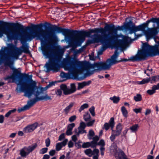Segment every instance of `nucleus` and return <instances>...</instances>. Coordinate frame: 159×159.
I'll list each match as a JSON object with an SVG mask.
<instances>
[{
	"label": "nucleus",
	"mask_w": 159,
	"mask_h": 159,
	"mask_svg": "<svg viewBox=\"0 0 159 159\" xmlns=\"http://www.w3.org/2000/svg\"><path fill=\"white\" fill-rule=\"evenodd\" d=\"M123 29V26H118L115 28L113 25H107L104 29L101 28L99 31L102 34H106L105 36L101 37L97 34H95L92 36L93 39L88 40L87 43H100L106 48L113 43L116 47L125 48L129 43L131 42L132 39L128 37L117 34L118 30Z\"/></svg>",
	"instance_id": "nucleus-1"
},
{
	"label": "nucleus",
	"mask_w": 159,
	"mask_h": 159,
	"mask_svg": "<svg viewBox=\"0 0 159 159\" xmlns=\"http://www.w3.org/2000/svg\"><path fill=\"white\" fill-rule=\"evenodd\" d=\"M32 75H29L28 79L31 81L29 84H23L20 88L17 87L16 90L18 93L24 92L25 96L28 98H30L32 94L37 97L36 101L51 100V97L45 93L42 96H39V95L43 93L44 91H46L48 89L54 84L53 82L50 83L49 84L45 87L41 86L37 87L36 83L32 80Z\"/></svg>",
	"instance_id": "nucleus-2"
},
{
	"label": "nucleus",
	"mask_w": 159,
	"mask_h": 159,
	"mask_svg": "<svg viewBox=\"0 0 159 159\" xmlns=\"http://www.w3.org/2000/svg\"><path fill=\"white\" fill-rule=\"evenodd\" d=\"M156 36L152 38L157 44L151 46L147 43H143L142 49L135 56L130 57L129 60L132 61H138L144 60L147 57L159 55V37H155Z\"/></svg>",
	"instance_id": "nucleus-3"
},
{
	"label": "nucleus",
	"mask_w": 159,
	"mask_h": 159,
	"mask_svg": "<svg viewBox=\"0 0 159 159\" xmlns=\"http://www.w3.org/2000/svg\"><path fill=\"white\" fill-rule=\"evenodd\" d=\"M83 62L79 61L76 58H74L72 60L71 59L70 57H68L66 59V62L68 63L64 66V68L66 70H68V73H65L62 72L60 74L61 78L63 79H70V76H74L75 79L79 80H81L84 79L83 77H78V75L82 73L84 70L83 66L78 64L77 62Z\"/></svg>",
	"instance_id": "nucleus-4"
},
{
	"label": "nucleus",
	"mask_w": 159,
	"mask_h": 159,
	"mask_svg": "<svg viewBox=\"0 0 159 159\" xmlns=\"http://www.w3.org/2000/svg\"><path fill=\"white\" fill-rule=\"evenodd\" d=\"M150 21H147L146 23H144L138 26H135L134 25H132L129 28L130 33L132 34L135 33L136 32L141 31L142 33L135 35L137 38L140 37L143 35H145L147 40L148 41L149 40L152 39V38L156 35L159 31V18L157 22V26L156 27V24L154 23L152 25L153 27L148 28L147 30L146 29L148 28L149 23Z\"/></svg>",
	"instance_id": "nucleus-5"
},
{
	"label": "nucleus",
	"mask_w": 159,
	"mask_h": 159,
	"mask_svg": "<svg viewBox=\"0 0 159 159\" xmlns=\"http://www.w3.org/2000/svg\"><path fill=\"white\" fill-rule=\"evenodd\" d=\"M42 50L43 55L46 58H49L48 63H47L46 66L47 71L51 70L54 72H57L60 69V66L54 60H51V58L54 54L55 52V48L52 44H46L42 46Z\"/></svg>",
	"instance_id": "nucleus-6"
},
{
	"label": "nucleus",
	"mask_w": 159,
	"mask_h": 159,
	"mask_svg": "<svg viewBox=\"0 0 159 159\" xmlns=\"http://www.w3.org/2000/svg\"><path fill=\"white\" fill-rule=\"evenodd\" d=\"M77 62L78 64L84 67V70L86 71L87 74L89 75L93 74L95 71L108 70L111 66L109 63L107 62V60L106 62L95 63L93 64H91L86 61H78Z\"/></svg>",
	"instance_id": "nucleus-7"
},
{
	"label": "nucleus",
	"mask_w": 159,
	"mask_h": 159,
	"mask_svg": "<svg viewBox=\"0 0 159 159\" xmlns=\"http://www.w3.org/2000/svg\"><path fill=\"white\" fill-rule=\"evenodd\" d=\"M22 26H19L18 24L12 23L8 27L0 25V37L4 34L6 35L8 39L10 40L13 37L20 35V30L22 28Z\"/></svg>",
	"instance_id": "nucleus-8"
},
{
	"label": "nucleus",
	"mask_w": 159,
	"mask_h": 159,
	"mask_svg": "<svg viewBox=\"0 0 159 159\" xmlns=\"http://www.w3.org/2000/svg\"><path fill=\"white\" fill-rule=\"evenodd\" d=\"M10 57L13 59L17 60L22 52L27 53L29 52V48L27 46H22L20 48L12 44H9L6 48Z\"/></svg>",
	"instance_id": "nucleus-9"
},
{
	"label": "nucleus",
	"mask_w": 159,
	"mask_h": 159,
	"mask_svg": "<svg viewBox=\"0 0 159 159\" xmlns=\"http://www.w3.org/2000/svg\"><path fill=\"white\" fill-rule=\"evenodd\" d=\"M109 123L112 131L110 138L112 141H113L115 139L116 136H118L120 134L122 129V125L120 123L118 124L116 126V130H114L113 129L115 125L113 118H111Z\"/></svg>",
	"instance_id": "nucleus-10"
},
{
	"label": "nucleus",
	"mask_w": 159,
	"mask_h": 159,
	"mask_svg": "<svg viewBox=\"0 0 159 159\" xmlns=\"http://www.w3.org/2000/svg\"><path fill=\"white\" fill-rule=\"evenodd\" d=\"M44 32L43 30H41L39 32H34L30 34L27 35V38L28 40H31L36 38V40H40L42 43L43 40L46 39V35L44 33Z\"/></svg>",
	"instance_id": "nucleus-11"
},
{
	"label": "nucleus",
	"mask_w": 159,
	"mask_h": 159,
	"mask_svg": "<svg viewBox=\"0 0 159 159\" xmlns=\"http://www.w3.org/2000/svg\"><path fill=\"white\" fill-rule=\"evenodd\" d=\"M90 33L89 32H80L78 34L75 36L73 38L72 40L77 45H80L85 40V35L88 36Z\"/></svg>",
	"instance_id": "nucleus-12"
},
{
	"label": "nucleus",
	"mask_w": 159,
	"mask_h": 159,
	"mask_svg": "<svg viewBox=\"0 0 159 159\" xmlns=\"http://www.w3.org/2000/svg\"><path fill=\"white\" fill-rule=\"evenodd\" d=\"M119 55V52H117V51H116L114 54L111 56V58L107 59V62L109 63L111 66L120 61H128V60L125 59L120 61L117 60V57Z\"/></svg>",
	"instance_id": "nucleus-13"
},
{
	"label": "nucleus",
	"mask_w": 159,
	"mask_h": 159,
	"mask_svg": "<svg viewBox=\"0 0 159 159\" xmlns=\"http://www.w3.org/2000/svg\"><path fill=\"white\" fill-rule=\"evenodd\" d=\"M36 143H34L28 147H24L20 151V154L22 157H25L30 152L33 151L37 147Z\"/></svg>",
	"instance_id": "nucleus-14"
},
{
	"label": "nucleus",
	"mask_w": 159,
	"mask_h": 159,
	"mask_svg": "<svg viewBox=\"0 0 159 159\" xmlns=\"http://www.w3.org/2000/svg\"><path fill=\"white\" fill-rule=\"evenodd\" d=\"M85 154L89 157H91L93 155V159H98L99 157V150L95 148L93 151L90 149H86L84 151Z\"/></svg>",
	"instance_id": "nucleus-15"
},
{
	"label": "nucleus",
	"mask_w": 159,
	"mask_h": 159,
	"mask_svg": "<svg viewBox=\"0 0 159 159\" xmlns=\"http://www.w3.org/2000/svg\"><path fill=\"white\" fill-rule=\"evenodd\" d=\"M70 89H68L66 85H61L60 86V88L63 91L65 95H68L74 93L76 91L75 86L74 84H70Z\"/></svg>",
	"instance_id": "nucleus-16"
},
{
	"label": "nucleus",
	"mask_w": 159,
	"mask_h": 159,
	"mask_svg": "<svg viewBox=\"0 0 159 159\" xmlns=\"http://www.w3.org/2000/svg\"><path fill=\"white\" fill-rule=\"evenodd\" d=\"M83 119L87 122L86 125L87 126H93L95 121L94 120H91L90 114L88 112H85L83 115Z\"/></svg>",
	"instance_id": "nucleus-17"
},
{
	"label": "nucleus",
	"mask_w": 159,
	"mask_h": 159,
	"mask_svg": "<svg viewBox=\"0 0 159 159\" xmlns=\"http://www.w3.org/2000/svg\"><path fill=\"white\" fill-rule=\"evenodd\" d=\"M86 126V124L83 122H81L80 125V126L78 127L77 129H75V132L78 135L80 134H82L84 133L86 134L87 132L84 129Z\"/></svg>",
	"instance_id": "nucleus-18"
},
{
	"label": "nucleus",
	"mask_w": 159,
	"mask_h": 159,
	"mask_svg": "<svg viewBox=\"0 0 159 159\" xmlns=\"http://www.w3.org/2000/svg\"><path fill=\"white\" fill-rule=\"evenodd\" d=\"M115 156L116 159H125L126 156L122 151L119 149H115L114 151Z\"/></svg>",
	"instance_id": "nucleus-19"
},
{
	"label": "nucleus",
	"mask_w": 159,
	"mask_h": 159,
	"mask_svg": "<svg viewBox=\"0 0 159 159\" xmlns=\"http://www.w3.org/2000/svg\"><path fill=\"white\" fill-rule=\"evenodd\" d=\"M38 125V124L35 122L32 125H29L24 128L23 129V131L26 133L31 132L37 127Z\"/></svg>",
	"instance_id": "nucleus-20"
},
{
	"label": "nucleus",
	"mask_w": 159,
	"mask_h": 159,
	"mask_svg": "<svg viewBox=\"0 0 159 159\" xmlns=\"http://www.w3.org/2000/svg\"><path fill=\"white\" fill-rule=\"evenodd\" d=\"M17 72L18 70L16 69H15L14 70V73L11 75L7 76L5 78V80L10 79L11 80V81H11V82L13 83L15 82L17 84H18L16 82L17 79V76L15 74V73H17Z\"/></svg>",
	"instance_id": "nucleus-21"
},
{
	"label": "nucleus",
	"mask_w": 159,
	"mask_h": 159,
	"mask_svg": "<svg viewBox=\"0 0 159 159\" xmlns=\"http://www.w3.org/2000/svg\"><path fill=\"white\" fill-rule=\"evenodd\" d=\"M75 104V102H71L69 103V105L63 109V113L65 115H67Z\"/></svg>",
	"instance_id": "nucleus-22"
},
{
	"label": "nucleus",
	"mask_w": 159,
	"mask_h": 159,
	"mask_svg": "<svg viewBox=\"0 0 159 159\" xmlns=\"http://www.w3.org/2000/svg\"><path fill=\"white\" fill-rule=\"evenodd\" d=\"M68 142L67 139H65L62 142L59 143L56 145V150L57 151L60 150L63 146H65Z\"/></svg>",
	"instance_id": "nucleus-23"
},
{
	"label": "nucleus",
	"mask_w": 159,
	"mask_h": 159,
	"mask_svg": "<svg viewBox=\"0 0 159 159\" xmlns=\"http://www.w3.org/2000/svg\"><path fill=\"white\" fill-rule=\"evenodd\" d=\"M91 83V81H89L87 82L84 81L81 83H78V89H80L84 88L86 86L89 85Z\"/></svg>",
	"instance_id": "nucleus-24"
},
{
	"label": "nucleus",
	"mask_w": 159,
	"mask_h": 159,
	"mask_svg": "<svg viewBox=\"0 0 159 159\" xmlns=\"http://www.w3.org/2000/svg\"><path fill=\"white\" fill-rule=\"evenodd\" d=\"M37 97H35V98L31 100L30 101H29L27 104L25 105V106H27L26 107V108L27 109H29L30 107L32 106L36 102H38V101H36Z\"/></svg>",
	"instance_id": "nucleus-25"
},
{
	"label": "nucleus",
	"mask_w": 159,
	"mask_h": 159,
	"mask_svg": "<svg viewBox=\"0 0 159 159\" xmlns=\"http://www.w3.org/2000/svg\"><path fill=\"white\" fill-rule=\"evenodd\" d=\"M151 80V78L144 79L141 81H136L134 82L135 84H143L148 83Z\"/></svg>",
	"instance_id": "nucleus-26"
},
{
	"label": "nucleus",
	"mask_w": 159,
	"mask_h": 159,
	"mask_svg": "<svg viewBox=\"0 0 159 159\" xmlns=\"http://www.w3.org/2000/svg\"><path fill=\"white\" fill-rule=\"evenodd\" d=\"M99 138L98 136H95L93 138V141L91 142L92 144V147H95L98 145L97 142L99 140Z\"/></svg>",
	"instance_id": "nucleus-27"
},
{
	"label": "nucleus",
	"mask_w": 159,
	"mask_h": 159,
	"mask_svg": "<svg viewBox=\"0 0 159 159\" xmlns=\"http://www.w3.org/2000/svg\"><path fill=\"white\" fill-rule=\"evenodd\" d=\"M139 126L138 124H134L129 128L131 132H136L138 130Z\"/></svg>",
	"instance_id": "nucleus-28"
},
{
	"label": "nucleus",
	"mask_w": 159,
	"mask_h": 159,
	"mask_svg": "<svg viewBox=\"0 0 159 159\" xmlns=\"http://www.w3.org/2000/svg\"><path fill=\"white\" fill-rule=\"evenodd\" d=\"M121 111L123 116L125 118L128 117V112L124 106H122L121 108Z\"/></svg>",
	"instance_id": "nucleus-29"
},
{
	"label": "nucleus",
	"mask_w": 159,
	"mask_h": 159,
	"mask_svg": "<svg viewBox=\"0 0 159 159\" xmlns=\"http://www.w3.org/2000/svg\"><path fill=\"white\" fill-rule=\"evenodd\" d=\"M92 144L91 142H87L85 143H84L82 146V147L83 148H89L90 147H91L92 148H94L93 147H92Z\"/></svg>",
	"instance_id": "nucleus-30"
},
{
	"label": "nucleus",
	"mask_w": 159,
	"mask_h": 159,
	"mask_svg": "<svg viewBox=\"0 0 159 159\" xmlns=\"http://www.w3.org/2000/svg\"><path fill=\"white\" fill-rule=\"evenodd\" d=\"M89 107V105L88 104H84L80 106V107L78 110L80 112L85 109Z\"/></svg>",
	"instance_id": "nucleus-31"
},
{
	"label": "nucleus",
	"mask_w": 159,
	"mask_h": 159,
	"mask_svg": "<svg viewBox=\"0 0 159 159\" xmlns=\"http://www.w3.org/2000/svg\"><path fill=\"white\" fill-rule=\"evenodd\" d=\"M110 99L113 101L114 103H117L119 101L120 99L119 97L114 96L113 97H110Z\"/></svg>",
	"instance_id": "nucleus-32"
},
{
	"label": "nucleus",
	"mask_w": 159,
	"mask_h": 159,
	"mask_svg": "<svg viewBox=\"0 0 159 159\" xmlns=\"http://www.w3.org/2000/svg\"><path fill=\"white\" fill-rule=\"evenodd\" d=\"M134 99L136 102H139L141 101L142 97L140 94H137L136 96L134 97Z\"/></svg>",
	"instance_id": "nucleus-33"
},
{
	"label": "nucleus",
	"mask_w": 159,
	"mask_h": 159,
	"mask_svg": "<svg viewBox=\"0 0 159 159\" xmlns=\"http://www.w3.org/2000/svg\"><path fill=\"white\" fill-rule=\"evenodd\" d=\"M94 132L92 130H89V134L88 135L89 139H91L93 137L94 135Z\"/></svg>",
	"instance_id": "nucleus-34"
},
{
	"label": "nucleus",
	"mask_w": 159,
	"mask_h": 159,
	"mask_svg": "<svg viewBox=\"0 0 159 159\" xmlns=\"http://www.w3.org/2000/svg\"><path fill=\"white\" fill-rule=\"evenodd\" d=\"M94 109L95 108L93 106L92 107L89 109V111L91 114L93 116H94L95 115Z\"/></svg>",
	"instance_id": "nucleus-35"
},
{
	"label": "nucleus",
	"mask_w": 159,
	"mask_h": 159,
	"mask_svg": "<svg viewBox=\"0 0 159 159\" xmlns=\"http://www.w3.org/2000/svg\"><path fill=\"white\" fill-rule=\"evenodd\" d=\"M48 150V148H45L41 149L39 153L41 154H43L47 152Z\"/></svg>",
	"instance_id": "nucleus-36"
},
{
	"label": "nucleus",
	"mask_w": 159,
	"mask_h": 159,
	"mask_svg": "<svg viewBox=\"0 0 159 159\" xmlns=\"http://www.w3.org/2000/svg\"><path fill=\"white\" fill-rule=\"evenodd\" d=\"M79 136V135H77L76 134L75 135H73L71 137L72 140L74 142L76 143L78 140V137Z\"/></svg>",
	"instance_id": "nucleus-37"
},
{
	"label": "nucleus",
	"mask_w": 159,
	"mask_h": 159,
	"mask_svg": "<svg viewBox=\"0 0 159 159\" xmlns=\"http://www.w3.org/2000/svg\"><path fill=\"white\" fill-rule=\"evenodd\" d=\"M151 78V83L152 82H156L158 81L159 79L158 77L157 76H153Z\"/></svg>",
	"instance_id": "nucleus-38"
},
{
	"label": "nucleus",
	"mask_w": 159,
	"mask_h": 159,
	"mask_svg": "<svg viewBox=\"0 0 159 159\" xmlns=\"http://www.w3.org/2000/svg\"><path fill=\"white\" fill-rule=\"evenodd\" d=\"M76 118V116L75 115H73L69 117V121L70 122H72L75 120Z\"/></svg>",
	"instance_id": "nucleus-39"
},
{
	"label": "nucleus",
	"mask_w": 159,
	"mask_h": 159,
	"mask_svg": "<svg viewBox=\"0 0 159 159\" xmlns=\"http://www.w3.org/2000/svg\"><path fill=\"white\" fill-rule=\"evenodd\" d=\"M16 111V109H14L9 111L5 114V117H8L11 114V113L15 112Z\"/></svg>",
	"instance_id": "nucleus-40"
},
{
	"label": "nucleus",
	"mask_w": 159,
	"mask_h": 159,
	"mask_svg": "<svg viewBox=\"0 0 159 159\" xmlns=\"http://www.w3.org/2000/svg\"><path fill=\"white\" fill-rule=\"evenodd\" d=\"M75 124L74 123H72L68 125L67 129L72 131L73 128L75 127Z\"/></svg>",
	"instance_id": "nucleus-41"
},
{
	"label": "nucleus",
	"mask_w": 159,
	"mask_h": 159,
	"mask_svg": "<svg viewBox=\"0 0 159 159\" xmlns=\"http://www.w3.org/2000/svg\"><path fill=\"white\" fill-rule=\"evenodd\" d=\"M147 93L150 95H152L156 91H155L153 88L152 87L151 89H149L147 91Z\"/></svg>",
	"instance_id": "nucleus-42"
},
{
	"label": "nucleus",
	"mask_w": 159,
	"mask_h": 159,
	"mask_svg": "<svg viewBox=\"0 0 159 159\" xmlns=\"http://www.w3.org/2000/svg\"><path fill=\"white\" fill-rule=\"evenodd\" d=\"M105 142L103 139H101L100 141L98 143V145L104 147L105 145Z\"/></svg>",
	"instance_id": "nucleus-43"
},
{
	"label": "nucleus",
	"mask_w": 159,
	"mask_h": 159,
	"mask_svg": "<svg viewBox=\"0 0 159 159\" xmlns=\"http://www.w3.org/2000/svg\"><path fill=\"white\" fill-rule=\"evenodd\" d=\"M104 127L106 130H108L109 129L110 127L109 123H105L104 125Z\"/></svg>",
	"instance_id": "nucleus-44"
},
{
	"label": "nucleus",
	"mask_w": 159,
	"mask_h": 159,
	"mask_svg": "<svg viewBox=\"0 0 159 159\" xmlns=\"http://www.w3.org/2000/svg\"><path fill=\"white\" fill-rule=\"evenodd\" d=\"M61 89H57L55 91V93L56 94L59 96H61L62 94Z\"/></svg>",
	"instance_id": "nucleus-45"
},
{
	"label": "nucleus",
	"mask_w": 159,
	"mask_h": 159,
	"mask_svg": "<svg viewBox=\"0 0 159 159\" xmlns=\"http://www.w3.org/2000/svg\"><path fill=\"white\" fill-rule=\"evenodd\" d=\"M46 146L47 147H48L50 145V140L49 138L47 139L45 141Z\"/></svg>",
	"instance_id": "nucleus-46"
},
{
	"label": "nucleus",
	"mask_w": 159,
	"mask_h": 159,
	"mask_svg": "<svg viewBox=\"0 0 159 159\" xmlns=\"http://www.w3.org/2000/svg\"><path fill=\"white\" fill-rule=\"evenodd\" d=\"M27 106H24L23 107H22V108H20L19 109H18V111L19 112H20L22 111H24L25 110H27L28 109H27V108H26V107Z\"/></svg>",
	"instance_id": "nucleus-47"
},
{
	"label": "nucleus",
	"mask_w": 159,
	"mask_h": 159,
	"mask_svg": "<svg viewBox=\"0 0 159 159\" xmlns=\"http://www.w3.org/2000/svg\"><path fill=\"white\" fill-rule=\"evenodd\" d=\"M152 88L155 91H156V90H157L159 89V83L157 84V85H153Z\"/></svg>",
	"instance_id": "nucleus-48"
},
{
	"label": "nucleus",
	"mask_w": 159,
	"mask_h": 159,
	"mask_svg": "<svg viewBox=\"0 0 159 159\" xmlns=\"http://www.w3.org/2000/svg\"><path fill=\"white\" fill-rule=\"evenodd\" d=\"M65 137V134L64 133L61 134L59 136L58 140L61 141Z\"/></svg>",
	"instance_id": "nucleus-49"
},
{
	"label": "nucleus",
	"mask_w": 159,
	"mask_h": 159,
	"mask_svg": "<svg viewBox=\"0 0 159 159\" xmlns=\"http://www.w3.org/2000/svg\"><path fill=\"white\" fill-rule=\"evenodd\" d=\"M142 110V108H139L134 109L133 110V111L136 113H138L140 112Z\"/></svg>",
	"instance_id": "nucleus-50"
},
{
	"label": "nucleus",
	"mask_w": 159,
	"mask_h": 159,
	"mask_svg": "<svg viewBox=\"0 0 159 159\" xmlns=\"http://www.w3.org/2000/svg\"><path fill=\"white\" fill-rule=\"evenodd\" d=\"M4 117L2 115H0V123L2 124L4 122Z\"/></svg>",
	"instance_id": "nucleus-51"
},
{
	"label": "nucleus",
	"mask_w": 159,
	"mask_h": 159,
	"mask_svg": "<svg viewBox=\"0 0 159 159\" xmlns=\"http://www.w3.org/2000/svg\"><path fill=\"white\" fill-rule=\"evenodd\" d=\"M56 153V151L54 150H52L49 151V154L51 156H53Z\"/></svg>",
	"instance_id": "nucleus-52"
},
{
	"label": "nucleus",
	"mask_w": 159,
	"mask_h": 159,
	"mask_svg": "<svg viewBox=\"0 0 159 159\" xmlns=\"http://www.w3.org/2000/svg\"><path fill=\"white\" fill-rule=\"evenodd\" d=\"M66 134L67 135H70L72 134V131L67 129L66 132Z\"/></svg>",
	"instance_id": "nucleus-53"
},
{
	"label": "nucleus",
	"mask_w": 159,
	"mask_h": 159,
	"mask_svg": "<svg viewBox=\"0 0 159 159\" xmlns=\"http://www.w3.org/2000/svg\"><path fill=\"white\" fill-rule=\"evenodd\" d=\"M151 112V110L150 109H147L146 110L145 115L147 116L149 115Z\"/></svg>",
	"instance_id": "nucleus-54"
},
{
	"label": "nucleus",
	"mask_w": 159,
	"mask_h": 159,
	"mask_svg": "<svg viewBox=\"0 0 159 159\" xmlns=\"http://www.w3.org/2000/svg\"><path fill=\"white\" fill-rule=\"evenodd\" d=\"M152 71V69H151L150 70H149V69H148L146 70H144V73L145 74L149 76V73L148 71H150V72Z\"/></svg>",
	"instance_id": "nucleus-55"
},
{
	"label": "nucleus",
	"mask_w": 159,
	"mask_h": 159,
	"mask_svg": "<svg viewBox=\"0 0 159 159\" xmlns=\"http://www.w3.org/2000/svg\"><path fill=\"white\" fill-rule=\"evenodd\" d=\"M157 20L158 18H152L150 20H148V21H150V22L151 21L154 23H157Z\"/></svg>",
	"instance_id": "nucleus-56"
},
{
	"label": "nucleus",
	"mask_w": 159,
	"mask_h": 159,
	"mask_svg": "<svg viewBox=\"0 0 159 159\" xmlns=\"http://www.w3.org/2000/svg\"><path fill=\"white\" fill-rule=\"evenodd\" d=\"M74 143L71 141H70L68 143V146L69 148H71L73 147Z\"/></svg>",
	"instance_id": "nucleus-57"
},
{
	"label": "nucleus",
	"mask_w": 159,
	"mask_h": 159,
	"mask_svg": "<svg viewBox=\"0 0 159 159\" xmlns=\"http://www.w3.org/2000/svg\"><path fill=\"white\" fill-rule=\"evenodd\" d=\"M49 158L50 157L49 155L45 154L43 156V159H49Z\"/></svg>",
	"instance_id": "nucleus-58"
},
{
	"label": "nucleus",
	"mask_w": 159,
	"mask_h": 159,
	"mask_svg": "<svg viewBox=\"0 0 159 159\" xmlns=\"http://www.w3.org/2000/svg\"><path fill=\"white\" fill-rule=\"evenodd\" d=\"M75 146L78 148H80L82 146H81V145L79 143H77L76 142L75 143Z\"/></svg>",
	"instance_id": "nucleus-59"
},
{
	"label": "nucleus",
	"mask_w": 159,
	"mask_h": 159,
	"mask_svg": "<svg viewBox=\"0 0 159 159\" xmlns=\"http://www.w3.org/2000/svg\"><path fill=\"white\" fill-rule=\"evenodd\" d=\"M18 134L19 136H23V135L24 134V133L22 131H19L18 132Z\"/></svg>",
	"instance_id": "nucleus-60"
},
{
	"label": "nucleus",
	"mask_w": 159,
	"mask_h": 159,
	"mask_svg": "<svg viewBox=\"0 0 159 159\" xmlns=\"http://www.w3.org/2000/svg\"><path fill=\"white\" fill-rule=\"evenodd\" d=\"M128 129H126L123 131V133L124 135H125L126 134L128 131Z\"/></svg>",
	"instance_id": "nucleus-61"
},
{
	"label": "nucleus",
	"mask_w": 159,
	"mask_h": 159,
	"mask_svg": "<svg viewBox=\"0 0 159 159\" xmlns=\"http://www.w3.org/2000/svg\"><path fill=\"white\" fill-rule=\"evenodd\" d=\"M16 134V133H12L10 135V137L11 138H14Z\"/></svg>",
	"instance_id": "nucleus-62"
},
{
	"label": "nucleus",
	"mask_w": 159,
	"mask_h": 159,
	"mask_svg": "<svg viewBox=\"0 0 159 159\" xmlns=\"http://www.w3.org/2000/svg\"><path fill=\"white\" fill-rule=\"evenodd\" d=\"M154 157L153 156L150 155H148L147 156V159H153Z\"/></svg>",
	"instance_id": "nucleus-63"
},
{
	"label": "nucleus",
	"mask_w": 159,
	"mask_h": 159,
	"mask_svg": "<svg viewBox=\"0 0 159 159\" xmlns=\"http://www.w3.org/2000/svg\"><path fill=\"white\" fill-rule=\"evenodd\" d=\"M98 32V31L96 30H92L91 31V33H96L97 32Z\"/></svg>",
	"instance_id": "nucleus-64"
}]
</instances>
